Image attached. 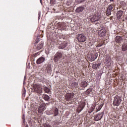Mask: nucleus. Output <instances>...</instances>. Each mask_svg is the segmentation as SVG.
I'll list each match as a JSON object with an SVG mask.
<instances>
[{
    "mask_svg": "<svg viewBox=\"0 0 127 127\" xmlns=\"http://www.w3.org/2000/svg\"><path fill=\"white\" fill-rule=\"evenodd\" d=\"M44 127H52L51 125H49V124H45L44 125Z\"/></svg>",
    "mask_w": 127,
    "mask_h": 127,
    "instance_id": "e433bc0d",
    "label": "nucleus"
},
{
    "mask_svg": "<svg viewBox=\"0 0 127 127\" xmlns=\"http://www.w3.org/2000/svg\"><path fill=\"white\" fill-rule=\"evenodd\" d=\"M44 61H45V58L41 57L37 60L36 63L37 64H41V63H43Z\"/></svg>",
    "mask_w": 127,
    "mask_h": 127,
    "instance_id": "2eb2a0df",
    "label": "nucleus"
},
{
    "mask_svg": "<svg viewBox=\"0 0 127 127\" xmlns=\"http://www.w3.org/2000/svg\"><path fill=\"white\" fill-rule=\"evenodd\" d=\"M80 42H85L87 40V38L84 34H80Z\"/></svg>",
    "mask_w": 127,
    "mask_h": 127,
    "instance_id": "f3484780",
    "label": "nucleus"
},
{
    "mask_svg": "<svg viewBox=\"0 0 127 127\" xmlns=\"http://www.w3.org/2000/svg\"><path fill=\"white\" fill-rule=\"evenodd\" d=\"M44 91H45V93H49V92H50V90L47 87H45Z\"/></svg>",
    "mask_w": 127,
    "mask_h": 127,
    "instance_id": "c756f323",
    "label": "nucleus"
},
{
    "mask_svg": "<svg viewBox=\"0 0 127 127\" xmlns=\"http://www.w3.org/2000/svg\"><path fill=\"white\" fill-rule=\"evenodd\" d=\"M122 51H127V43H124L122 46Z\"/></svg>",
    "mask_w": 127,
    "mask_h": 127,
    "instance_id": "6ab92c4d",
    "label": "nucleus"
},
{
    "mask_svg": "<svg viewBox=\"0 0 127 127\" xmlns=\"http://www.w3.org/2000/svg\"><path fill=\"white\" fill-rule=\"evenodd\" d=\"M40 54V53L39 52H37L33 55V57H36L37 56L39 55Z\"/></svg>",
    "mask_w": 127,
    "mask_h": 127,
    "instance_id": "473e14b6",
    "label": "nucleus"
},
{
    "mask_svg": "<svg viewBox=\"0 0 127 127\" xmlns=\"http://www.w3.org/2000/svg\"><path fill=\"white\" fill-rule=\"evenodd\" d=\"M76 12H80V7H79L77 8V9H76Z\"/></svg>",
    "mask_w": 127,
    "mask_h": 127,
    "instance_id": "ea45409f",
    "label": "nucleus"
},
{
    "mask_svg": "<svg viewBox=\"0 0 127 127\" xmlns=\"http://www.w3.org/2000/svg\"><path fill=\"white\" fill-rule=\"evenodd\" d=\"M53 10H54V11H55V10H56V9H55V8H53Z\"/></svg>",
    "mask_w": 127,
    "mask_h": 127,
    "instance_id": "c03bdc74",
    "label": "nucleus"
},
{
    "mask_svg": "<svg viewBox=\"0 0 127 127\" xmlns=\"http://www.w3.org/2000/svg\"><path fill=\"white\" fill-rule=\"evenodd\" d=\"M45 103L42 102V104L40 105V106L38 108V113L40 114H41V113H43L44 111H45V106H46Z\"/></svg>",
    "mask_w": 127,
    "mask_h": 127,
    "instance_id": "0eeeda50",
    "label": "nucleus"
},
{
    "mask_svg": "<svg viewBox=\"0 0 127 127\" xmlns=\"http://www.w3.org/2000/svg\"><path fill=\"white\" fill-rule=\"evenodd\" d=\"M62 55H63L62 53H61L60 52H58L55 55L54 58V62H55L56 63L57 62H58V61H59V60H60V59H61V58H62Z\"/></svg>",
    "mask_w": 127,
    "mask_h": 127,
    "instance_id": "f03ea898",
    "label": "nucleus"
},
{
    "mask_svg": "<svg viewBox=\"0 0 127 127\" xmlns=\"http://www.w3.org/2000/svg\"><path fill=\"white\" fill-rule=\"evenodd\" d=\"M85 102H83L82 103H81V104L80 105V112H81L82 111V110H83V109L84 108H85Z\"/></svg>",
    "mask_w": 127,
    "mask_h": 127,
    "instance_id": "cd10ccee",
    "label": "nucleus"
},
{
    "mask_svg": "<svg viewBox=\"0 0 127 127\" xmlns=\"http://www.w3.org/2000/svg\"><path fill=\"white\" fill-rule=\"evenodd\" d=\"M101 18V15L100 14L96 13L91 18L90 21L92 22H95V21H98Z\"/></svg>",
    "mask_w": 127,
    "mask_h": 127,
    "instance_id": "39448f33",
    "label": "nucleus"
},
{
    "mask_svg": "<svg viewBox=\"0 0 127 127\" xmlns=\"http://www.w3.org/2000/svg\"><path fill=\"white\" fill-rule=\"evenodd\" d=\"M25 127H28V125L26 126Z\"/></svg>",
    "mask_w": 127,
    "mask_h": 127,
    "instance_id": "de8ad7c7",
    "label": "nucleus"
},
{
    "mask_svg": "<svg viewBox=\"0 0 127 127\" xmlns=\"http://www.w3.org/2000/svg\"><path fill=\"white\" fill-rule=\"evenodd\" d=\"M84 76H85V74H84V73L81 72L80 74V77H82V78H84Z\"/></svg>",
    "mask_w": 127,
    "mask_h": 127,
    "instance_id": "c9c22d12",
    "label": "nucleus"
},
{
    "mask_svg": "<svg viewBox=\"0 0 127 127\" xmlns=\"http://www.w3.org/2000/svg\"><path fill=\"white\" fill-rule=\"evenodd\" d=\"M50 3L51 5H54L56 3V0H50Z\"/></svg>",
    "mask_w": 127,
    "mask_h": 127,
    "instance_id": "c85d7f7f",
    "label": "nucleus"
},
{
    "mask_svg": "<svg viewBox=\"0 0 127 127\" xmlns=\"http://www.w3.org/2000/svg\"><path fill=\"white\" fill-rule=\"evenodd\" d=\"M35 41H36L35 44L37 43L38 42H39V38H38V37L36 39Z\"/></svg>",
    "mask_w": 127,
    "mask_h": 127,
    "instance_id": "58836bf2",
    "label": "nucleus"
},
{
    "mask_svg": "<svg viewBox=\"0 0 127 127\" xmlns=\"http://www.w3.org/2000/svg\"><path fill=\"white\" fill-rule=\"evenodd\" d=\"M50 115H54V117H57V116L59 115V111L58 110V108H55L52 109L50 111Z\"/></svg>",
    "mask_w": 127,
    "mask_h": 127,
    "instance_id": "20e7f679",
    "label": "nucleus"
},
{
    "mask_svg": "<svg viewBox=\"0 0 127 127\" xmlns=\"http://www.w3.org/2000/svg\"><path fill=\"white\" fill-rule=\"evenodd\" d=\"M86 0H80V2H83V1H85Z\"/></svg>",
    "mask_w": 127,
    "mask_h": 127,
    "instance_id": "79ce46f5",
    "label": "nucleus"
},
{
    "mask_svg": "<svg viewBox=\"0 0 127 127\" xmlns=\"http://www.w3.org/2000/svg\"><path fill=\"white\" fill-rule=\"evenodd\" d=\"M92 90L91 89V88H89L86 91V93L87 95H89V94H90V93H91V92H92Z\"/></svg>",
    "mask_w": 127,
    "mask_h": 127,
    "instance_id": "7c9ffc66",
    "label": "nucleus"
},
{
    "mask_svg": "<svg viewBox=\"0 0 127 127\" xmlns=\"http://www.w3.org/2000/svg\"><path fill=\"white\" fill-rule=\"evenodd\" d=\"M106 13L107 16H109V15H111V14H112V11L109 10L108 9H107Z\"/></svg>",
    "mask_w": 127,
    "mask_h": 127,
    "instance_id": "bb28decb",
    "label": "nucleus"
},
{
    "mask_svg": "<svg viewBox=\"0 0 127 127\" xmlns=\"http://www.w3.org/2000/svg\"><path fill=\"white\" fill-rule=\"evenodd\" d=\"M85 9V7H80V11H83V10Z\"/></svg>",
    "mask_w": 127,
    "mask_h": 127,
    "instance_id": "4c0bfd02",
    "label": "nucleus"
},
{
    "mask_svg": "<svg viewBox=\"0 0 127 127\" xmlns=\"http://www.w3.org/2000/svg\"><path fill=\"white\" fill-rule=\"evenodd\" d=\"M56 26L59 29H64L66 27V24L64 22H59L56 24Z\"/></svg>",
    "mask_w": 127,
    "mask_h": 127,
    "instance_id": "423d86ee",
    "label": "nucleus"
},
{
    "mask_svg": "<svg viewBox=\"0 0 127 127\" xmlns=\"http://www.w3.org/2000/svg\"><path fill=\"white\" fill-rule=\"evenodd\" d=\"M60 17H60V16H57V17H56V19H60Z\"/></svg>",
    "mask_w": 127,
    "mask_h": 127,
    "instance_id": "a19ab883",
    "label": "nucleus"
},
{
    "mask_svg": "<svg viewBox=\"0 0 127 127\" xmlns=\"http://www.w3.org/2000/svg\"><path fill=\"white\" fill-rule=\"evenodd\" d=\"M33 88L36 93H38V94H41V93H42V88L41 87V85L35 84L34 85Z\"/></svg>",
    "mask_w": 127,
    "mask_h": 127,
    "instance_id": "7ed1b4c3",
    "label": "nucleus"
},
{
    "mask_svg": "<svg viewBox=\"0 0 127 127\" xmlns=\"http://www.w3.org/2000/svg\"><path fill=\"white\" fill-rule=\"evenodd\" d=\"M123 10H119L118 11L116 15H117V17L118 19H121L122 18V17L123 16Z\"/></svg>",
    "mask_w": 127,
    "mask_h": 127,
    "instance_id": "4468645a",
    "label": "nucleus"
},
{
    "mask_svg": "<svg viewBox=\"0 0 127 127\" xmlns=\"http://www.w3.org/2000/svg\"><path fill=\"white\" fill-rule=\"evenodd\" d=\"M110 1H112L113 2H114V0H109Z\"/></svg>",
    "mask_w": 127,
    "mask_h": 127,
    "instance_id": "a18cd8bd",
    "label": "nucleus"
},
{
    "mask_svg": "<svg viewBox=\"0 0 127 127\" xmlns=\"http://www.w3.org/2000/svg\"><path fill=\"white\" fill-rule=\"evenodd\" d=\"M74 95L72 93H67L65 95V99L66 101H70V102H73V98Z\"/></svg>",
    "mask_w": 127,
    "mask_h": 127,
    "instance_id": "6e6552de",
    "label": "nucleus"
},
{
    "mask_svg": "<svg viewBox=\"0 0 127 127\" xmlns=\"http://www.w3.org/2000/svg\"><path fill=\"white\" fill-rule=\"evenodd\" d=\"M67 44H68V42H63V43H62L61 45H60L59 46V49H64V48H65V47L67 46Z\"/></svg>",
    "mask_w": 127,
    "mask_h": 127,
    "instance_id": "dca6fc26",
    "label": "nucleus"
},
{
    "mask_svg": "<svg viewBox=\"0 0 127 127\" xmlns=\"http://www.w3.org/2000/svg\"><path fill=\"white\" fill-rule=\"evenodd\" d=\"M97 57L98 55H97V54H91V57H89L90 61L91 62H92V61H95V60L97 59Z\"/></svg>",
    "mask_w": 127,
    "mask_h": 127,
    "instance_id": "ddd939ff",
    "label": "nucleus"
},
{
    "mask_svg": "<svg viewBox=\"0 0 127 127\" xmlns=\"http://www.w3.org/2000/svg\"><path fill=\"white\" fill-rule=\"evenodd\" d=\"M103 45H104V43L102 42V43H100L98 45L97 47H101V46H103Z\"/></svg>",
    "mask_w": 127,
    "mask_h": 127,
    "instance_id": "f704fd0d",
    "label": "nucleus"
},
{
    "mask_svg": "<svg viewBox=\"0 0 127 127\" xmlns=\"http://www.w3.org/2000/svg\"><path fill=\"white\" fill-rule=\"evenodd\" d=\"M98 33L100 37H103L106 35V31L104 29H102L101 30H99Z\"/></svg>",
    "mask_w": 127,
    "mask_h": 127,
    "instance_id": "f8f14e48",
    "label": "nucleus"
},
{
    "mask_svg": "<svg viewBox=\"0 0 127 127\" xmlns=\"http://www.w3.org/2000/svg\"><path fill=\"white\" fill-rule=\"evenodd\" d=\"M103 116H104V112H102L101 113H99L97 115H96L94 117V119L96 122H98V121H100L102 119V118H103Z\"/></svg>",
    "mask_w": 127,
    "mask_h": 127,
    "instance_id": "9d476101",
    "label": "nucleus"
},
{
    "mask_svg": "<svg viewBox=\"0 0 127 127\" xmlns=\"http://www.w3.org/2000/svg\"><path fill=\"white\" fill-rule=\"evenodd\" d=\"M121 103H122V98L119 95H116L114 97L113 106H116V107H119L120 105H121Z\"/></svg>",
    "mask_w": 127,
    "mask_h": 127,
    "instance_id": "f257e3e1",
    "label": "nucleus"
},
{
    "mask_svg": "<svg viewBox=\"0 0 127 127\" xmlns=\"http://www.w3.org/2000/svg\"><path fill=\"white\" fill-rule=\"evenodd\" d=\"M109 63H110V65H111V64H112V61H109Z\"/></svg>",
    "mask_w": 127,
    "mask_h": 127,
    "instance_id": "37998d69",
    "label": "nucleus"
},
{
    "mask_svg": "<svg viewBox=\"0 0 127 127\" xmlns=\"http://www.w3.org/2000/svg\"><path fill=\"white\" fill-rule=\"evenodd\" d=\"M72 88H76V87H77V83L76 82H74V83H72L71 85Z\"/></svg>",
    "mask_w": 127,
    "mask_h": 127,
    "instance_id": "2f4dec72",
    "label": "nucleus"
},
{
    "mask_svg": "<svg viewBox=\"0 0 127 127\" xmlns=\"http://www.w3.org/2000/svg\"><path fill=\"white\" fill-rule=\"evenodd\" d=\"M103 108V104H101L96 108L95 109V113H97L99 111H101V109Z\"/></svg>",
    "mask_w": 127,
    "mask_h": 127,
    "instance_id": "412c9836",
    "label": "nucleus"
},
{
    "mask_svg": "<svg viewBox=\"0 0 127 127\" xmlns=\"http://www.w3.org/2000/svg\"><path fill=\"white\" fill-rule=\"evenodd\" d=\"M114 5H113L112 4H110L108 5L107 9H108V10H110L111 11H114V10H115V8H114Z\"/></svg>",
    "mask_w": 127,
    "mask_h": 127,
    "instance_id": "b1692460",
    "label": "nucleus"
},
{
    "mask_svg": "<svg viewBox=\"0 0 127 127\" xmlns=\"http://www.w3.org/2000/svg\"><path fill=\"white\" fill-rule=\"evenodd\" d=\"M52 72V67H51V64H48L45 69V73L46 74L47 73H50Z\"/></svg>",
    "mask_w": 127,
    "mask_h": 127,
    "instance_id": "1a4fd4ad",
    "label": "nucleus"
},
{
    "mask_svg": "<svg viewBox=\"0 0 127 127\" xmlns=\"http://www.w3.org/2000/svg\"><path fill=\"white\" fill-rule=\"evenodd\" d=\"M95 110H96V105H94L91 107L90 109L88 111L89 114H91L93 112H94L93 113H95Z\"/></svg>",
    "mask_w": 127,
    "mask_h": 127,
    "instance_id": "a211bd4d",
    "label": "nucleus"
},
{
    "mask_svg": "<svg viewBox=\"0 0 127 127\" xmlns=\"http://www.w3.org/2000/svg\"><path fill=\"white\" fill-rule=\"evenodd\" d=\"M43 98L45 101H49V100H50V97H49V96H48V95H44L43 96Z\"/></svg>",
    "mask_w": 127,
    "mask_h": 127,
    "instance_id": "a878e982",
    "label": "nucleus"
},
{
    "mask_svg": "<svg viewBox=\"0 0 127 127\" xmlns=\"http://www.w3.org/2000/svg\"><path fill=\"white\" fill-rule=\"evenodd\" d=\"M38 109V105L37 104L34 106V111H36Z\"/></svg>",
    "mask_w": 127,
    "mask_h": 127,
    "instance_id": "72a5a7b5",
    "label": "nucleus"
},
{
    "mask_svg": "<svg viewBox=\"0 0 127 127\" xmlns=\"http://www.w3.org/2000/svg\"><path fill=\"white\" fill-rule=\"evenodd\" d=\"M25 92H26V91H25H25H24V94H25Z\"/></svg>",
    "mask_w": 127,
    "mask_h": 127,
    "instance_id": "49530a36",
    "label": "nucleus"
},
{
    "mask_svg": "<svg viewBox=\"0 0 127 127\" xmlns=\"http://www.w3.org/2000/svg\"><path fill=\"white\" fill-rule=\"evenodd\" d=\"M43 42H41L39 43V44H38L37 46V49L38 50H40V49H42V48H43Z\"/></svg>",
    "mask_w": 127,
    "mask_h": 127,
    "instance_id": "aec40b11",
    "label": "nucleus"
},
{
    "mask_svg": "<svg viewBox=\"0 0 127 127\" xmlns=\"http://www.w3.org/2000/svg\"><path fill=\"white\" fill-rule=\"evenodd\" d=\"M75 43L79 44L80 43V34H78L76 38L74 40Z\"/></svg>",
    "mask_w": 127,
    "mask_h": 127,
    "instance_id": "5701e85b",
    "label": "nucleus"
},
{
    "mask_svg": "<svg viewBox=\"0 0 127 127\" xmlns=\"http://www.w3.org/2000/svg\"><path fill=\"white\" fill-rule=\"evenodd\" d=\"M115 42L116 43H118L119 44H121L122 42H123V37L120 36H117L115 38Z\"/></svg>",
    "mask_w": 127,
    "mask_h": 127,
    "instance_id": "9b49d317",
    "label": "nucleus"
},
{
    "mask_svg": "<svg viewBox=\"0 0 127 127\" xmlns=\"http://www.w3.org/2000/svg\"><path fill=\"white\" fill-rule=\"evenodd\" d=\"M88 85V83L86 81H83L81 83L80 87L82 88H85L87 87V85Z\"/></svg>",
    "mask_w": 127,
    "mask_h": 127,
    "instance_id": "393cba45",
    "label": "nucleus"
},
{
    "mask_svg": "<svg viewBox=\"0 0 127 127\" xmlns=\"http://www.w3.org/2000/svg\"><path fill=\"white\" fill-rule=\"evenodd\" d=\"M101 63H99V64H93L92 65V68L94 69H98V68H99V67H100L101 66Z\"/></svg>",
    "mask_w": 127,
    "mask_h": 127,
    "instance_id": "4be33fe9",
    "label": "nucleus"
}]
</instances>
